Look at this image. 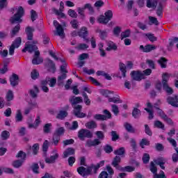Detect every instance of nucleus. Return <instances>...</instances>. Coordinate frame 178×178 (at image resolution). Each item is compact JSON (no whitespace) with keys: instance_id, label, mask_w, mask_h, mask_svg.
I'll list each match as a JSON object with an SVG mask.
<instances>
[{"instance_id":"9d476101","label":"nucleus","mask_w":178,"mask_h":178,"mask_svg":"<svg viewBox=\"0 0 178 178\" xmlns=\"http://www.w3.org/2000/svg\"><path fill=\"white\" fill-rule=\"evenodd\" d=\"M120 162H122V159L120 158V156H115L113 159L111 165L112 166H113V168H115L117 170H120V168H122V166L119 165Z\"/></svg>"},{"instance_id":"9b49d317","label":"nucleus","mask_w":178,"mask_h":178,"mask_svg":"<svg viewBox=\"0 0 178 178\" xmlns=\"http://www.w3.org/2000/svg\"><path fill=\"white\" fill-rule=\"evenodd\" d=\"M78 35L80 37H82L86 42H88L90 40L87 38V36L88 35V31L87 30L86 27H82L80 30V31L78 32Z\"/></svg>"},{"instance_id":"0eeeda50","label":"nucleus","mask_w":178,"mask_h":178,"mask_svg":"<svg viewBox=\"0 0 178 178\" xmlns=\"http://www.w3.org/2000/svg\"><path fill=\"white\" fill-rule=\"evenodd\" d=\"M73 108V113L74 116H76V118H79L80 119L86 118V113L81 112V109H83V106L79 104L76 106H74Z\"/></svg>"},{"instance_id":"4d7b16f0","label":"nucleus","mask_w":178,"mask_h":178,"mask_svg":"<svg viewBox=\"0 0 178 178\" xmlns=\"http://www.w3.org/2000/svg\"><path fill=\"white\" fill-rule=\"evenodd\" d=\"M149 159H150L149 154L145 153L142 158V161L143 163H145V165H147V163H149Z\"/></svg>"},{"instance_id":"0e129e2a","label":"nucleus","mask_w":178,"mask_h":178,"mask_svg":"<svg viewBox=\"0 0 178 178\" xmlns=\"http://www.w3.org/2000/svg\"><path fill=\"white\" fill-rule=\"evenodd\" d=\"M150 142L147 138H143L140 142V146L141 148H144V145H149Z\"/></svg>"},{"instance_id":"473e14b6","label":"nucleus","mask_w":178,"mask_h":178,"mask_svg":"<svg viewBox=\"0 0 178 178\" xmlns=\"http://www.w3.org/2000/svg\"><path fill=\"white\" fill-rule=\"evenodd\" d=\"M149 24L150 26H152V24H154V26H159V22H158V19L155 17H149Z\"/></svg>"},{"instance_id":"c9c22d12","label":"nucleus","mask_w":178,"mask_h":178,"mask_svg":"<svg viewBox=\"0 0 178 178\" xmlns=\"http://www.w3.org/2000/svg\"><path fill=\"white\" fill-rule=\"evenodd\" d=\"M67 116V113L65 111H60L56 116L57 119H60L61 120L65 119Z\"/></svg>"},{"instance_id":"f257e3e1","label":"nucleus","mask_w":178,"mask_h":178,"mask_svg":"<svg viewBox=\"0 0 178 178\" xmlns=\"http://www.w3.org/2000/svg\"><path fill=\"white\" fill-rule=\"evenodd\" d=\"M31 44L30 42H26L25 44V47L22 49V52H29V54H33L35 52L33 56V58L32 60L33 65H41L42 62H44V58L40 57V51H38V47L35 44H38V41L37 40H32Z\"/></svg>"},{"instance_id":"6e6d98bb","label":"nucleus","mask_w":178,"mask_h":178,"mask_svg":"<svg viewBox=\"0 0 178 178\" xmlns=\"http://www.w3.org/2000/svg\"><path fill=\"white\" fill-rule=\"evenodd\" d=\"M34 106H35V104L33 103H29V107L25 109L24 115H29Z\"/></svg>"},{"instance_id":"e2e57ef3","label":"nucleus","mask_w":178,"mask_h":178,"mask_svg":"<svg viewBox=\"0 0 178 178\" xmlns=\"http://www.w3.org/2000/svg\"><path fill=\"white\" fill-rule=\"evenodd\" d=\"M67 129L68 130H76V129H79V122L74 121L72 125L67 127Z\"/></svg>"},{"instance_id":"a211bd4d","label":"nucleus","mask_w":178,"mask_h":178,"mask_svg":"<svg viewBox=\"0 0 178 178\" xmlns=\"http://www.w3.org/2000/svg\"><path fill=\"white\" fill-rule=\"evenodd\" d=\"M157 63L160 65L162 69H166L167 65H168V59H166L165 57H161L158 60Z\"/></svg>"},{"instance_id":"f3484780","label":"nucleus","mask_w":178,"mask_h":178,"mask_svg":"<svg viewBox=\"0 0 178 178\" xmlns=\"http://www.w3.org/2000/svg\"><path fill=\"white\" fill-rule=\"evenodd\" d=\"M59 158V154L56 153L54 156H51L50 158L45 156L44 162L46 163H55L56 162V159Z\"/></svg>"},{"instance_id":"864d4df0","label":"nucleus","mask_w":178,"mask_h":178,"mask_svg":"<svg viewBox=\"0 0 178 178\" xmlns=\"http://www.w3.org/2000/svg\"><path fill=\"white\" fill-rule=\"evenodd\" d=\"M130 29H127L125 31L121 33V40L130 37Z\"/></svg>"},{"instance_id":"774afa93","label":"nucleus","mask_w":178,"mask_h":178,"mask_svg":"<svg viewBox=\"0 0 178 178\" xmlns=\"http://www.w3.org/2000/svg\"><path fill=\"white\" fill-rule=\"evenodd\" d=\"M99 178H111V177L108 175V172H106V171H102V172L99 175Z\"/></svg>"},{"instance_id":"5701e85b","label":"nucleus","mask_w":178,"mask_h":178,"mask_svg":"<svg viewBox=\"0 0 178 178\" xmlns=\"http://www.w3.org/2000/svg\"><path fill=\"white\" fill-rule=\"evenodd\" d=\"M67 77V74L63 73L61 75L58 76L57 78V84L58 86H63L64 80Z\"/></svg>"},{"instance_id":"1a4fd4ad","label":"nucleus","mask_w":178,"mask_h":178,"mask_svg":"<svg viewBox=\"0 0 178 178\" xmlns=\"http://www.w3.org/2000/svg\"><path fill=\"white\" fill-rule=\"evenodd\" d=\"M131 77L136 81H141L144 79V74L141 71H132L131 72Z\"/></svg>"},{"instance_id":"13d9d810","label":"nucleus","mask_w":178,"mask_h":178,"mask_svg":"<svg viewBox=\"0 0 178 178\" xmlns=\"http://www.w3.org/2000/svg\"><path fill=\"white\" fill-rule=\"evenodd\" d=\"M38 18V14H37V12L34 10H31V19L32 22H35V20H37Z\"/></svg>"},{"instance_id":"b1692460","label":"nucleus","mask_w":178,"mask_h":178,"mask_svg":"<svg viewBox=\"0 0 178 178\" xmlns=\"http://www.w3.org/2000/svg\"><path fill=\"white\" fill-rule=\"evenodd\" d=\"M75 150L72 147L67 148L63 153V158H67V156H70V155H74Z\"/></svg>"},{"instance_id":"09e8293b","label":"nucleus","mask_w":178,"mask_h":178,"mask_svg":"<svg viewBox=\"0 0 178 178\" xmlns=\"http://www.w3.org/2000/svg\"><path fill=\"white\" fill-rule=\"evenodd\" d=\"M23 161L22 160H15L13 162V166L16 168H19L22 167V165H23Z\"/></svg>"},{"instance_id":"4be33fe9","label":"nucleus","mask_w":178,"mask_h":178,"mask_svg":"<svg viewBox=\"0 0 178 178\" xmlns=\"http://www.w3.org/2000/svg\"><path fill=\"white\" fill-rule=\"evenodd\" d=\"M107 46L108 47H106V51H116V49H118V46H116L115 44V43H113V42L112 41H107L106 42Z\"/></svg>"},{"instance_id":"a19ab883","label":"nucleus","mask_w":178,"mask_h":178,"mask_svg":"<svg viewBox=\"0 0 178 178\" xmlns=\"http://www.w3.org/2000/svg\"><path fill=\"white\" fill-rule=\"evenodd\" d=\"M97 22L101 24H108L109 21L104 15H101L98 19Z\"/></svg>"},{"instance_id":"4468645a","label":"nucleus","mask_w":178,"mask_h":178,"mask_svg":"<svg viewBox=\"0 0 178 178\" xmlns=\"http://www.w3.org/2000/svg\"><path fill=\"white\" fill-rule=\"evenodd\" d=\"M27 35V40L28 41H33V38L34 37V31L35 29L31 28V26H27L25 30Z\"/></svg>"},{"instance_id":"338daca9","label":"nucleus","mask_w":178,"mask_h":178,"mask_svg":"<svg viewBox=\"0 0 178 178\" xmlns=\"http://www.w3.org/2000/svg\"><path fill=\"white\" fill-rule=\"evenodd\" d=\"M84 9H88L90 15H93L94 13V8L91 6V3H86L84 6Z\"/></svg>"},{"instance_id":"f8f14e48","label":"nucleus","mask_w":178,"mask_h":178,"mask_svg":"<svg viewBox=\"0 0 178 178\" xmlns=\"http://www.w3.org/2000/svg\"><path fill=\"white\" fill-rule=\"evenodd\" d=\"M140 49L143 51V52H151V51H155L156 49V46L154 44H147L145 47L143 45L140 46Z\"/></svg>"},{"instance_id":"c03bdc74","label":"nucleus","mask_w":178,"mask_h":178,"mask_svg":"<svg viewBox=\"0 0 178 178\" xmlns=\"http://www.w3.org/2000/svg\"><path fill=\"white\" fill-rule=\"evenodd\" d=\"M150 172H152L153 175H155L158 172V168H156V165H155V163L154 161L150 163Z\"/></svg>"},{"instance_id":"f03ea898","label":"nucleus","mask_w":178,"mask_h":178,"mask_svg":"<svg viewBox=\"0 0 178 178\" xmlns=\"http://www.w3.org/2000/svg\"><path fill=\"white\" fill-rule=\"evenodd\" d=\"M22 16H24V8L19 6L17 10V13L11 17L9 22L11 24H17L11 31V37L13 38L20 31V23L23 22Z\"/></svg>"},{"instance_id":"2eb2a0df","label":"nucleus","mask_w":178,"mask_h":178,"mask_svg":"<svg viewBox=\"0 0 178 178\" xmlns=\"http://www.w3.org/2000/svg\"><path fill=\"white\" fill-rule=\"evenodd\" d=\"M69 101L72 106H76V105H77V104H81V102H83V98L80 97L72 96L69 99Z\"/></svg>"},{"instance_id":"e433bc0d","label":"nucleus","mask_w":178,"mask_h":178,"mask_svg":"<svg viewBox=\"0 0 178 178\" xmlns=\"http://www.w3.org/2000/svg\"><path fill=\"white\" fill-rule=\"evenodd\" d=\"M54 134L56 136H58V137H60V136H63V134H65V128L63 127L58 128L57 129H56Z\"/></svg>"},{"instance_id":"ea45409f","label":"nucleus","mask_w":178,"mask_h":178,"mask_svg":"<svg viewBox=\"0 0 178 178\" xmlns=\"http://www.w3.org/2000/svg\"><path fill=\"white\" fill-rule=\"evenodd\" d=\"M60 140V136L58 135L53 134L52 137V144L54 145H58L59 144V141Z\"/></svg>"},{"instance_id":"dca6fc26","label":"nucleus","mask_w":178,"mask_h":178,"mask_svg":"<svg viewBox=\"0 0 178 178\" xmlns=\"http://www.w3.org/2000/svg\"><path fill=\"white\" fill-rule=\"evenodd\" d=\"M47 67L48 70L51 73H55L56 72V67L55 65V63L49 58L47 59Z\"/></svg>"},{"instance_id":"69168bd1","label":"nucleus","mask_w":178,"mask_h":178,"mask_svg":"<svg viewBox=\"0 0 178 178\" xmlns=\"http://www.w3.org/2000/svg\"><path fill=\"white\" fill-rule=\"evenodd\" d=\"M111 108L112 112L114 113V115H115V116H118V115L119 114V107L118 106V105L113 104L111 105Z\"/></svg>"},{"instance_id":"a878e982","label":"nucleus","mask_w":178,"mask_h":178,"mask_svg":"<svg viewBox=\"0 0 178 178\" xmlns=\"http://www.w3.org/2000/svg\"><path fill=\"white\" fill-rule=\"evenodd\" d=\"M120 170V172H134V170H136V168L131 165H127V166H125V167H121L120 168V170Z\"/></svg>"},{"instance_id":"a18cd8bd","label":"nucleus","mask_w":178,"mask_h":178,"mask_svg":"<svg viewBox=\"0 0 178 178\" xmlns=\"http://www.w3.org/2000/svg\"><path fill=\"white\" fill-rule=\"evenodd\" d=\"M2 140H6L9 137H10V133L8 131H3L1 134Z\"/></svg>"},{"instance_id":"58836bf2","label":"nucleus","mask_w":178,"mask_h":178,"mask_svg":"<svg viewBox=\"0 0 178 178\" xmlns=\"http://www.w3.org/2000/svg\"><path fill=\"white\" fill-rule=\"evenodd\" d=\"M51 127H52V124L47 123L44 124L43 127V131L45 134H48L49 133H51Z\"/></svg>"},{"instance_id":"052dcab7","label":"nucleus","mask_w":178,"mask_h":178,"mask_svg":"<svg viewBox=\"0 0 178 178\" xmlns=\"http://www.w3.org/2000/svg\"><path fill=\"white\" fill-rule=\"evenodd\" d=\"M56 85V78L53 77L50 78L49 77V87L54 88Z\"/></svg>"},{"instance_id":"79ce46f5","label":"nucleus","mask_w":178,"mask_h":178,"mask_svg":"<svg viewBox=\"0 0 178 178\" xmlns=\"http://www.w3.org/2000/svg\"><path fill=\"white\" fill-rule=\"evenodd\" d=\"M111 141H118L120 137L119 136V134H118V132L115 131H112L111 132Z\"/></svg>"},{"instance_id":"2f4dec72","label":"nucleus","mask_w":178,"mask_h":178,"mask_svg":"<svg viewBox=\"0 0 178 178\" xmlns=\"http://www.w3.org/2000/svg\"><path fill=\"white\" fill-rule=\"evenodd\" d=\"M15 122L19 123V122H23V115H22V111L17 110L15 115Z\"/></svg>"},{"instance_id":"49530a36","label":"nucleus","mask_w":178,"mask_h":178,"mask_svg":"<svg viewBox=\"0 0 178 178\" xmlns=\"http://www.w3.org/2000/svg\"><path fill=\"white\" fill-rule=\"evenodd\" d=\"M105 18L109 22L112 19V17H113V13H112V10H108L105 13Z\"/></svg>"},{"instance_id":"aec40b11","label":"nucleus","mask_w":178,"mask_h":178,"mask_svg":"<svg viewBox=\"0 0 178 178\" xmlns=\"http://www.w3.org/2000/svg\"><path fill=\"white\" fill-rule=\"evenodd\" d=\"M38 92H40V89H38L37 86H34L33 89L29 90V94L32 98H37Z\"/></svg>"},{"instance_id":"39448f33","label":"nucleus","mask_w":178,"mask_h":178,"mask_svg":"<svg viewBox=\"0 0 178 178\" xmlns=\"http://www.w3.org/2000/svg\"><path fill=\"white\" fill-rule=\"evenodd\" d=\"M169 81V74L164 73L162 76V84L163 88L164 91L167 93V95H172L173 94L174 90L173 88H170L169 85H168V81Z\"/></svg>"},{"instance_id":"72a5a7b5","label":"nucleus","mask_w":178,"mask_h":178,"mask_svg":"<svg viewBox=\"0 0 178 178\" xmlns=\"http://www.w3.org/2000/svg\"><path fill=\"white\" fill-rule=\"evenodd\" d=\"M49 147V141L46 140H44L42 145V151L44 152V156H47V151H48Z\"/></svg>"},{"instance_id":"603ef678","label":"nucleus","mask_w":178,"mask_h":178,"mask_svg":"<svg viewBox=\"0 0 178 178\" xmlns=\"http://www.w3.org/2000/svg\"><path fill=\"white\" fill-rule=\"evenodd\" d=\"M108 102H113V104H122L123 101L120 100L119 97L108 98Z\"/></svg>"},{"instance_id":"20e7f679","label":"nucleus","mask_w":178,"mask_h":178,"mask_svg":"<svg viewBox=\"0 0 178 178\" xmlns=\"http://www.w3.org/2000/svg\"><path fill=\"white\" fill-rule=\"evenodd\" d=\"M95 136H97V138L94 140H88L86 143V147H88L89 148H91V147H97V145H99V144H101V140H104V138H105V135L102 131H96Z\"/></svg>"},{"instance_id":"8fccbe9b","label":"nucleus","mask_w":178,"mask_h":178,"mask_svg":"<svg viewBox=\"0 0 178 178\" xmlns=\"http://www.w3.org/2000/svg\"><path fill=\"white\" fill-rule=\"evenodd\" d=\"M154 127H157V129H162V130H163L165 129V124H163L162 122L156 120L154 122Z\"/></svg>"},{"instance_id":"423d86ee","label":"nucleus","mask_w":178,"mask_h":178,"mask_svg":"<svg viewBox=\"0 0 178 178\" xmlns=\"http://www.w3.org/2000/svg\"><path fill=\"white\" fill-rule=\"evenodd\" d=\"M78 137L81 141H84L86 138H92V132L88 129H81L78 132Z\"/></svg>"},{"instance_id":"c85d7f7f","label":"nucleus","mask_w":178,"mask_h":178,"mask_svg":"<svg viewBox=\"0 0 178 178\" xmlns=\"http://www.w3.org/2000/svg\"><path fill=\"white\" fill-rule=\"evenodd\" d=\"M132 116L134 119H138L141 116V111L137 108H134L132 111Z\"/></svg>"},{"instance_id":"37998d69","label":"nucleus","mask_w":178,"mask_h":178,"mask_svg":"<svg viewBox=\"0 0 178 178\" xmlns=\"http://www.w3.org/2000/svg\"><path fill=\"white\" fill-rule=\"evenodd\" d=\"M96 33H99V37L101 40H105L108 35L106 31H102L101 29H97Z\"/></svg>"},{"instance_id":"4c0bfd02","label":"nucleus","mask_w":178,"mask_h":178,"mask_svg":"<svg viewBox=\"0 0 178 178\" xmlns=\"http://www.w3.org/2000/svg\"><path fill=\"white\" fill-rule=\"evenodd\" d=\"M21 44H22V38L18 37L13 42V44L11 45H13L15 48H19Z\"/></svg>"},{"instance_id":"cd10ccee","label":"nucleus","mask_w":178,"mask_h":178,"mask_svg":"<svg viewBox=\"0 0 178 178\" xmlns=\"http://www.w3.org/2000/svg\"><path fill=\"white\" fill-rule=\"evenodd\" d=\"M27 156V154H26V152L20 150L16 155V158H18L20 159V161H23V162H24V161H26V158Z\"/></svg>"},{"instance_id":"412c9836","label":"nucleus","mask_w":178,"mask_h":178,"mask_svg":"<svg viewBox=\"0 0 178 178\" xmlns=\"http://www.w3.org/2000/svg\"><path fill=\"white\" fill-rule=\"evenodd\" d=\"M85 126L87 129L89 130L97 129L98 127V124H97V122L94 120L89 121L85 124Z\"/></svg>"},{"instance_id":"c756f323","label":"nucleus","mask_w":178,"mask_h":178,"mask_svg":"<svg viewBox=\"0 0 178 178\" xmlns=\"http://www.w3.org/2000/svg\"><path fill=\"white\" fill-rule=\"evenodd\" d=\"M120 70L122 72V77H126V73H127V70H126V65L123 63H120Z\"/></svg>"},{"instance_id":"7c9ffc66","label":"nucleus","mask_w":178,"mask_h":178,"mask_svg":"<svg viewBox=\"0 0 178 178\" xmlns=\"http://www.w3.org/2000/svg\"><path fill=\"white\" fill-rule=\"evenodd\" d=\"M156 5H158L156 0H147V8H156Z\"/></svg>"},{"instance_id":"bf43d9fd","label":"nucleus","mask_w":178,"mask_h":178,"mask_svg":"<svg viewBox=\"0 0 178 178\" xmlns=\"http://www.w3.org/2000/svg\"><path fill=\"white\" fill-rule=\"evenodd\" d=\"M6 98L8 102L13 101V92L12 90H8V92L6 94Z\"/></svg>"},{"instance_id":"ddd939ff","label":"nucleus","mask_w":178,"mask_h":178,"mask_svg":"<svg viewBox=\"0 0 178 178\" xmlns=\"http://www.w3.org/2000/svg\"><path fill=\"white\" fill-rule=\"evenodd\" d=\"M10 83L12 87H16V86H19V75L13 74L10 77Z\"/></svg>"},{"instance_id":"680f3d73","label":"nucleus","mask_w":178,"mask_h":178,"mask_svg":"<svg viewBox=\"0 0 178 178\" xmlns=\"http://www.w3.org/2000/svg\"><path fill=\"white\" fill-rule=\"evenodd\" d=\"M146 37H147L148 40L151 41V42H155L158 40L156 37L154 35V34L152 33H146Z\"/></svg>"},{"instance_id":"de8ad7c7","label":"nucleus","mask_w":178,"mask_h":178,"mask_svg":"<svg viewBox=\"0 0 178 178\" xmlns=\"http://www.w3.org/2000/svg\"><path fill=\"white\" fill-rule=\"evenodd\" d=\"M154 163H156V165H165V163H166V160H165V159L163 157H161L154 160Z\"/></svg>"},{"instance_id":"393cba45","label":"nucleus","mask_w":178,"mask_h":178,"mask_svg":"<svg viewBox=\"0 0 178 178\" xmlns=\"http://www.w3.org/2000/svg\"><path fill=\"white\" fill-rule=\"evenodd\" d=\"M114 154L118 156H123L126 154V149H124V147H120L114 150Z\"/></svg>"},{"instance_id":"f704fd0d","label":"nucleus","mask_w":178,"mask_h":178,"mask_svg":"<svg viewBox=\"0 0 178 178\" xmlns=\"http://www.w3.org/2000/svg\"><path fill=\"white\" fill-rule=\"evenodd\" d=\"M163 12V4L161 2L159 3V6L156 10V15L157 16H162V13Z\"/></svg>"},{"instance_id":"6e6552de","label":"nucleus","mask_w":178,"mask_h":178,"mask_svg":"<svg viewBox=\"0 0 178 178\" xmlns=\"http://www.w3.org/2000/svg\"><path fill=\"white\" fill-rule=\"evenodd\" d=\"M167 102L174 108H178V95H174L167 97Z\"/></svg>"},{"instance_id":"6ab92c4d","label":"nucleus","mask_w":178,"mask_h":178,"mask_svg":"<svg viewBox=\"0 0 178 178\" xmlns=\"http://www.w3.org/2000/svg\"><path fill=\"white\" fill-rule=\"evenodd\" d=\"M56 30L57 33H56L55 35H59L62 38H65V31L63 30L62 25L58 24V26L56 27Z\"/></svg>"},{"instance_id":"7ed1b4c3","label":"nucleus","mask_w":178,"mask_h":178,"mask_svg":"<svg viewBox=\"0 0 178 178\" xmlns=\"http://www.w3.org/2000/svg\"><path fill=\"white\" fill-rule=\"evenodd\" d=\"M104 165H105V161H101L96 165L94 164H91L87 168L81 166L77 168V172L79 175L82 176V177H86V176H90V175H91L92 172L93 173L97 174V172H98V169H99V168H102V166H104Z\"/></svg>"},{"instance_id":"5fc2aeb1","label":"nucleus","mask_w":178,"mask_h":178,"mask_svg":"<svg viewBox=\"0 0 178 178\" xmlns=\"http://www.w3.org/2000/svg\"><path fill=\"white\" fill-rule=\"evenodd\" d=\"M95 120H106V117L105 115L102 114H96L94 115Z\"/></svg>"},{"instance_id":"3c124183","label":"nucleus","mask_w":178,"mask_h":178,"mask_svg":"<svg viewBox=\"0 0 178 178\" xmlns=\"http://www.w3.org/2000/svg\"><path fill=\"white\" fill-rule=\"evenodd\" d=\"M106 169L108 172V176L111 178H112V176H113V175H115V171L113 170V168H112V167L111 165H106Z\"/></svg>"},{"instance_id":"bb28decb","label":"nucleus","mask_w":178,"mask_h":178,"mask_svg":"<svg viewBox=\"0 0 178 178\" xmlns=\"http://www.w3.org/2000/svg\"><path fill=\"white\" fill-rule=\"evenodd\" d=\"M124 127H125V129L127 130V131H128V133H136V130L134 129L133 126H131V124L129 122H125Z\"/></svg>"}]
</instances>
